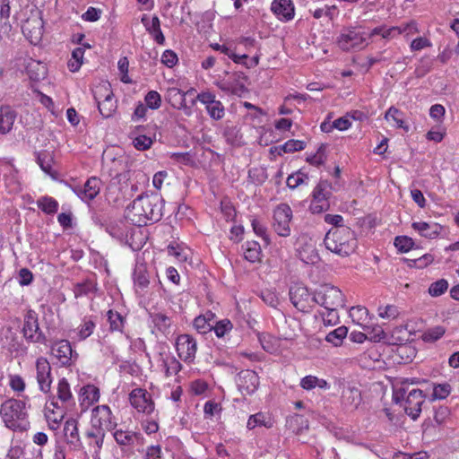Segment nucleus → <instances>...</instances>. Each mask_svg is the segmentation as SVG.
<instances>
[{
  "mask_svg": "<svg viewBox=\"0 0 459 459\" xmlns=\"http://www.w3.org/2000/svg\"><path fill=\"white\" fill-rule=\"evenodd\" d=\"M163 200L157 195H143L135 198L126 210V218L135 226L158 221L162 217Z\"/></svg>",
  "mask_w": 459,
  "mask_h": 459,
  "instance_id": "1",
  "label": "nucleus"
},
{
  "mask_svg": "<svg viewBox=\"0 0 459 459\" xmlns=\"http://www.w3.org/2000/svg\"><path fill=\"white\" fill-rule=\"evenodd\" d=\"M28 396L22 400L8 399L1 404L0 415L6 428L14 431H25L30 427L26 404Z\"/></svg>",
  "mask_w": 459,
  "mask_h": 459,
  "instance_id": "2",
  "label": "nucleus"
},
{
  "mask_svg": "<svg viewBox=\"0 0 459 459\" xmlns=\"http://www.w3.org/2000/svg\"><path fill=\"white\" fill-rule=\"evenodd\" d=\"M324 243L329 251L342 257L352 254L357 247L354 232L349 228H336L329 230Z\"/></svg>",
  "mask_w": 459,
  "mask_h": 459,
  "instance_id": "3",
  "label": "nucleus"
},
{
  "mask_svg": "<svg viewBox=\"0 0 459 459\" xmlns=\"http://www.w3.org/2000/svg\"><path fill=\"white\" fill-rule=\"evenodd\" d=\"M338 46L344 51L360 50L368 44V36L360 26L344 29L337 39Z\"/></svg>",
  "mask_w": 459,
  "mask_h": 459,
  "instance_id": "4",
  "label": "nucleus"
},
{
  "mask_svg": "<svg viewBox=\"0 0 459 459\" xmlns=\"http://www.w3.org/2000/svg\"><path fill=\"white\" fill-rule=\"evenodd\" d=\"M313 299L316 304L325 308L342 307L344 306V297L341 290L330 284L319 286L313 292Z\"/></svg>",
  "mask_w": 459,
  "mask_h": 459,
  "instance_id": "5",
  "label": "nucleus"
},
{
  "mask_svg": "<svg viewBox=\"0 0 459 459\" xmlns=\"http://www.w3.org/2000/svg\"><path fill=\"white\" fill-rule=\"evenodd\" d=\"M94 99L100 115L106 118L110 117L117 108L110 85L103 83L98 86L94 91Z\"/></svg>",
  "mask_w": 459,
  "mask_h": 459,
  "instance_id": "6",
  "label": "nucleus"
},
{
  "mask_svg": "<svg viewBox=\"0 0 459 459\" xmlns=\"http://www.w3.org/2000/svg\"><path fill=\"white\" fill-rule=\"evenodd\" d=\"M91 424L92 429L104 431L114 430L117 426L110 408L105 404L98 405L92 409Z\"/></svg>",
  "mask_w": 459,
  "mask_h": 459,
  "instance_id": "7",
  "label": "nucleus"
},
{
  "mask_svg": "<svg viewBox=\"0 0 459 459\" xmlns=\"http://www.w3.org/2000/svg\"><path fill=\"white\" fill-rule=\"evenodd\" d=\"M292 219V210L287 204H280L273 210V229L281 237L290 235V223Z\"/></svg>",
  "mask_w": 459,
  "mask_h": 459,
  "instance_id": "8",
  "label": "nucleus"
},
{
  "mask_svg": "<svg viewBox=\"0 0 459 459\" xmlns=\"http://www.w3.org/2000/svg\"><path fill=\"white\" fill-rule=\"evenodd\" d=\"M331 195L330 185L326 181L319 182L312 192L309 210L313 213H321L329 208Z\"/></svg>",
  "mask_w": 459,
  "mask_h": 459,
  "instance_id": "9",
  "label": "nucleus"
},
{
  "mask_svg": "<svg viewBox=\"0 0 459 459\" xmlns=\"http://www.w3.org/2000/svg\"><path fill=\"white\" fill-rule=\"evenodd\" d=\"M51 354L62 367L73 365L78 357V354L72 349L71 343L67 340L55 342L51 346Z\"/></svg>",
  "mask_w": 459,
  "mask_h": 459,
  "instance_id": "10",
  "label": "nucleus"
},
{
  "mask_svg": "<svg viewBox=\"0 0 459 459\" xmlns=\"http://www.w3.org/2000/svg\"><path fill=\"white\" fill-rule=\"evenodd\" d=\"M176 351L180 359L186 364L194 363L197 352V342L189 334H180L176 340Z\"/></svg>",
  "mask_w": 459,
  "mask_h": 459,
  "instance_id": "11",
  "label": "nucleus"
},
{
  "mask_svg": "<svg viewBox=\"0 0 459 459\" xmlns=\"http://www.w3.org/2000/svg\"><path fill=\"white\" fill-rule=\"evenodd\" d=\"M35 369L39 389L44 394L49 393L53 382V376L52 368L48 359L39 357L35 362Z\"/></svg>",
  "mask_w": 459,
  "mask_h": 459,
  "instance_id": "12",
  "label": "nucleus"
},
{
  "mask_svg": "<svg viewBox=\"0 0 459 459\" xmlns=\"http://www.w3.org/2000/svg\"><path fill=\"white\" fill-rule=\"evenodd\" d=\"M131 405L141 413L151 415L154 412L155 405L152 395L143 388H135L129 394Z\"/></svg>",
  "mask_w": 459,
  "mask_h": 459,
  "instance_id": "13",
  "label": "nucleus"
},
{
  "mask_svg": "<svg viewBox=\"0 0 459 459\" xmlns=\"http://www.w3.org/2000/svg\"><path fill=\"white\" fill-rule=\"evenodd\" d=\"M196 100L202 103L210 116L214 120H221L225 115L223 104L216 100V96L211 91H204L197 94Z\"/></svg>",
  "mask_w": 459,
  "mask_h": 459,
  "instance_id": "14",
  "label": "nucleus"
},
{
  "mask_svg": "<svg viewBox=\"0 0 459 459\" xmlns=\"http://www.w3.org/2000/svg\"><path fill=\"white\" fill-rule=\"evenodd\" d=\"M22 333L25 339L31 342H45L46 337L39 329L38 315L35 311L29 310L25 315Z\"/></svg>",
  "mask_w": 459,
  "mask_h": 459,
  "instance_id": "15",
  "label": "nucleus"
},
{
  "mask_svg": "<svg viewBox=\"0 0 459 459\" xmlns=\"http://www.w3.org/2000/svg\"><path fill=\"white\" fill-rule=\"evenodd\" d=\"M101 180L96 177L90 178L83 186H71V190L84 203L91 202L100 192Z\"/></svg>",
  "mask_w": 459,
  "mask_h": 459,
  "instance_id": "16",
  "label": "nucleus"
},
{
  "mask_svg": "<svg viewBox=\"0 0 459 459\" xmlns=\"http://www.w3.org/2000/svg\"><path fill=\"white\" fill-rule=\"evenodd\" d=\"M158 367L164 372L167 377L176 376L181 369L179 360L169 351L162 349L156 358Z\"/></svg>",
  "mask_w": 459,
  "mask_h": 459,
  "instance_id": "17",
  "label": "nucleus"
},
{
  "mask_svg": "<svg viewBox=\"0 0 459 459\" xmlns=\"http://www.w3.org/2000/svg\"><path fill=\"white\" fill-rule=\"evenodd\" d=\"M290 298L295 307L300 311H306L315 303L313 295L309 293L307 287L296 284L290 290Z\"/></svg>",
  "mask_w": 459,
  "mask_h": 459,
  "instance_id": "18",
  "label": "nucleus"
},
{
  "mask_svg": "<svg viewBox=\"0 0 459 459\" xmlns=\"http://www.w3.org/2000/svg\"><path fill=\"white\" fill-rule=\"evenodd\" d=\"M22 30L31 44L37 45L43 35L42 19L38 15H31L23 22Z\"/></svg>",
  "mask_w": 459,
  "mask_h": 459,
  "instance_id": "19",
  "label": "nucleus"
},
{
  "mask_svg": "<svg viewBox=\"0 0 459 459\" xmlns=\"http://www.w3.org/2000/svg\"><path fill=\"white\" fill-rule=\"evenodd\" d=\"M100 392L99 387L92 384L82 386L78 392V403L81 412L87 411L93 404L99 402Z\"/></svg>",
  "mask_w": 459,
  "mask_h": 459,
  "instance_id": "20",
  "label": "nucleus"
},
{
  "mask_svg": "<svg viewBox=\"0 0 459 459\" xmlns=\"http://www.w3.org/2000/svg\"><path fill=\"white\" fill-rule=\"evenodd\" d=\"M237 385L243 394H253L259 386V377L253 370H242L238 373Z\"/></svg>",
  "mask_w": 459,
  "mask_h": 459,
  "instance_id": "21",
  "label": "nucleus"
},
{
  "mask_svg": "<svg viewBox=\"0 0 459 459\" xmlns=\"http://www.w3.org/2000/svg\"><path fill=\"white\" fill-rule=\"evenodd\" d=\"M424 403L423 392L420 389H412L409 391L406 400L404 410L405 412L412 419L416 420L421 412V406Z\"/></svg>",
  "mask_w": 459,
  "mask_h": 459,
  "instance_id": "22",
  "label": "nucleus"
},
{
  "mask_svg": "<svg viewBox=\"0 0 459 459\" xmlns=\"http://www.w3.org/2000/svg\"><path fill=\"white\" fill-rule=\"evenodd\" d=\"M271 10L281 22L291 21L295 15V7L291 0H273Z\"/></svg>",
  "mask_w": 459,
  "mask_h": 459,
  "instance_id": "23",
  "label": "nucleus"
},
{
  "mask_svg": "<svg viewBox=\"0 0 459 459\" xmlns=\"http://www.w3.org/2000/svg\"><path fill=\"white\" fill-rule=\"evenodd\" d=\"M65 415L64 407L60 406L55 397H52L46 403L45 416L49 422L51 429H55L58 427Z\"/></svg>",
  "mask_w": 459,
  "mask_h": 459,
  "instance_id": "24",
  "label": "nucleus"
},
{
  "mask_svg": "<svg viewBox=\"0 0 459 459\" xmlns=\"http://www.w3.org/2000/svg\"><path fill=\"white\" fill-rule=\"evenodd\" d=\"M275 424L273 415L269 411H258L248 417L247 421V429L253 430L255 428L264 427L265 429H272Z\"/></svg>",
  "mask_w": 459,
  "mask_h": 459,
  "instance_id": "25",
  "label": "nucleus"
},
{
  "mask_svg": "<svg viewBox=\"0 0 459 459\" xmlns=\"http://www.w3.org/2000/svg\"><path fill=\"white\" fill-rule=\"evenodd\" d=\"M113 437L117 445L126 447L134 446L143 441V437L140 433L122 429H115Z\"/></svg>",
  "mask_w": 459,
  "mask_h": 459,
  "instance_id": "26",
  "label": "nucleus"
},
{
  "mask_svg": "<svg viewBox=\"0 0 459 459\" xmlns=\"http://www.w3.org/2000/svg\"><path fill=\"white\" fill-rule=\"evenodd\" d=\"M16 118L17 113L12 107H0V136L6 135L11 133Z\"/></svg>",
  "mask_w": 459,
  "mask_h": 459,
  "instance_id": "27",
  "label": "nucleus"
},
{
  "mask_svg": "<svg viewBox=\"0 0 459 459\" xmlns=\"http://www.w3.org/2000/svg\"><path fill=\"white\" fill-rule=\"evenodd\" d=\"M411 227L421 237L429 239L436 238L442 231V226L436 222L414 221Z\"/></svg>",
  "mask_w": 459,
  "mask_h": 459,
  "instance_id": "28",
  "label": "nucleus"
},
{
  "mask_svg": "<svg viewBox=\"0 0 459 459\" xmlns=\"http://www.w3.org/2000/svg\"><path fill=\"white\" fill-rule=\"evenodd\" d=\"M142 22L146 30L152 36L154 41L159 45H164L165 37L160 29V21L158 16H153L151 20L143 15Z\"/></svg>",
  "mask_w": 459,
  "mask_h": 459,
  "instance_id": "29",
  "label": "nucleus"
},
{
  "mask_svg": "<svg viewBox=\"0 0 459 459\" xmlns=\"http://www.w3.org/2000/svg\"><path fill=\"white\" fill-rule=\"evenodd\" d=\"M142 226H131L125 245L131 247L132 250L137 251L141 249L146 241V236L141 228Z\"/></svg>",
  "mask_w": 459,
  "mask_h": 459,
  "instance_id": "30",
  "label": "nucleus"
},
{
  "mask_svg": "<svg viewBox=\"0 0 459 459\" xmlns=\"http://www.w3.org/2000/svg\"><path fill=\"white\" fill-rule=\"evenodd\" d=\"M57 402L60 406L66 407L74 404V398L68 381L63 377L57 383L56 387Z\"/></svg>",
  "mask_w": 459,
  "mask_h": 459,
  "instance_id": "31",
  "label": "nucleus"
},
{
  "mask_svg": "<svg viewBox=\"0 0 459 459\" xmlns=\"http://www.w3.org/2000/svg\"><path fill=\"white\" fill-rule=\"evenodd\" d=\"M385 119L395 128H401L406 133L410 130V126L404 121V114L395 107H390L386 110Z\"/></svg>",
  "mask_w": 459,
  "mask_h": 459,
  "instance_id": "32",
  "label": "nucleus"
},
{
  "mask_svg": "<svg viewBox=\"0 0 459 459\" xmlns=\"http://www.w3.org/2000/svg\"><path fill=\"white\" fill-rule=\"evenodd\" d=\"M134 287L137 292H143L149 285L150 281L147 268L144 264H136L133 273Z\"/></svg>",
  "mask_w": 459,
  "mask_h": 459,
  "instance_id": "33",
  "label": "nucleus"
},
{
  "mask_svg": "<svg viewBox=\"0 0 459 459\" xmlns=\"http://www.w3.org/2000/svg\"><path fill=\"white\" fill-rule=\"evenodd\" d=\"M352 322L359 325L362 329L368 328L369 313L367 307L362 306L352 307L349 311Z\"/></svg>",
  "mask_w": 459,
  "mask_h": 459,
  "instance_id": "34",
  "label": "nucleus"
},
{
  "mask_svg": "<svg viewBox=\"0 0 459 459\" xmlns=\"http://www.w3.org/2000/svg\"><path fill=\"white\" fill-rule=\"evenodd\" d=\"M64 434L68 444L77 446L81 443L78 421L75 419H68L64 426Z\"/></svg>",
  "mask_w": 459,
  "mask_h": 459,
  "instance_id": "35",
  "label": "nucleus"
},
{
  "mask_svg": "<svg viewBox=\"0 0 459 459\" xmlns=\"http://www.w3.org/2000/svg\"><path fill=\"white\" fill-rule=\"evenodd\" d=\"M130 227L131 225H129L127 222L117 221L110 223L107 227V231L112 238L124 244L127 238V234L129 233Z\"/></svg>",
  "mask_w": 459,
  "mask_h": 459,
  "instance_id": "36",
  "label": "nucleus"
},
{
  "mask_svg": "<svg viewBox=\"0 0 459 459\" xmlns=\"http://www.w3.org/2000/svg\"><path fill=\"white\" fill-rule=\"evenodd\" d=\"M286 427L292 433L299 435L308 429V421L302 415L293 414L287 418Z\"/></svg>",
  "mask_w": 459,
  "mask_h": 459,
  "instance_id": "37",
  "label": "nucleus"
},
{
  "mask_svg": "<svg viewBox=\"0 0 459 459\" xmlns=\"http://www.w3.org/2000/svg\"><path fill=\"white\" fill-rule=\"evenodd\" d=\"M300 386L307 391L313 390L315 388H319L322 390H328L330 388V384L323 378H319L313 375H308L301 378Z\"/></svg>",
  "mask_w": 459,
  "mask_h": 459,
  "instance_id": "38",
  "label": "nucleus"
},
{
  "mask_svg": "<svg viewBox=\"0 0 459 459\" xmlns=\"http://www.w3.org/2000/svg\"><path fill=\"white\" fill-rule=\"evenodd\" d=\"M91 46L89 44H83L81 47L74 48L72 52L71 58L67 63V66L69 70L73 73L79 71L82 63L85 48H90Z\"/></svg>",
  "mask_w": 459,
  "mask_h": 459,
  "instance_id": "39",
  "label": "nucleus"
},
{
  "mask_svg": "<svg viewBox=\"0 0 459 459\" xmlns=\"http://www.w3.org/2000/svg\"><path fill=\"white\" fill-rule=\"evenodd\" d=\"M192 91L193 89L184 92L178 88L170 87L167 91L166 98L173 108H181L182 107H185L186 95Z\"/></svg>",
  "mask_w": 459,
  "mask_h": 459,
  "instance_id": "40",
  "label": "nucleus"
},
{
  "mask_svg": "<svg viewBox=\"0 0 459 459\" xmlns=\"http://www.w3.org/2000/svg\"><path fill=\"white\" fill-rule=\"evenodd\" d=\"M151 324L156 331L165 334L171 325V318L162 313H152L150 315Z\"/></svg>",
  "mask_w": 459,
  "mask_h": 459,
  "instance_id": "41",
  "label": "nucleus"
},
{
  "mask_svg": "<svg viewBox=\"0 0 459 459\" xmlns=\"http://www.w3.org/2000/svg\"><path fill=\"white\" fill-rule=\"evenodd\" d=\"M342 399L344 406L355 409L360 403L361 394L359 389L348 387L343 390Z\"/></svg>",
  "mask_w": 459,
  "mask_h": 459,
  "instance_id": "42",
  "label": "nucleus"
},
{
  "mask_svg": "<svg viewBox=\"0 0 459 459\" xmlns=\"http://www.w3.org/2000/svg\"><path fill=\"white\" fill-rule=\"evenodd\" d=\"M37 163L40 169L48 175L54 177L55 172L52 169L54 158L51 152L42 151L37 153Z\"/></svg>",
  "mask_w": 459,
  "mask_h": 459,
  "instance_id": "43",
  "label": "nucleus"
},
{
  "mask_svg": "<svg viewBox=\"0 0 459 459\" xmlns=\"http://www.w3.org/2000/svg\"><path fill=\"white\" fill-rule=\"evenodd\" d=\"M244 257L251 263H255L260 260L261 256V247L256 241H247L243 246Z\"/></svg>",
  "mask_w": 459,
  "mask_h": 459,
  "instance_id": "44",
  "label": "nucleus"
},
{
  "mask_svg": "<svg viewBox=\"0 0 459 459\" xmlns=\"http://www.w3.org/2000/svg\"><path fill=\"white\" fill-rule=\"evenodd\" d=\"M210 47L216 51H220L224 55L228 56L235 64H245L244 60L247 58V55H238L233 49L227 45H221L219 43H212Z\"/></svg>",
  "mask_w": 459,
  "mask_h": 459,
  "instance_id": "45",
  "label": "nucleus"
},
{
  "mask_svg": "<svg viewBox=\"0 0 459 459\" xmlns=\"http://www.w3.org/2000/svg\"><path fill=\"white\" fill-rule=\"evenodd\" d=\"M94 329V322L91 319H84L75 330V336L74 339L78 342L83 341L93 333Z\"/></svg>",
  "mask_w": 459,
  "mask_h": 459,
  "instance_id": "46",
  "label": "nucleus"
},
{
  "mask_svg": "<svg viewBox=\"0 0 459 459\" xmlns=\"http://www.w3.org/2000/svg\"><path fill=\"white\" fill-rule=\"evenodd\" d=\"M299 257L306 264H314L318 262L319 255L312 245H306L299 250Z\"/></svg>",
  "mask_w": 459,
  "mask_h": 459,
  "instance_id": "47",
  "label": "nucleus"
},
{
  "mask_svg": "<svg viewBox=\"0 0 459 459\" xmlns=\"http://www.w3.org/2000/svg\"><path fill=\"white\" fill-rule=\"evenodd\" d=\"M96 283L91 280L79 282L74 287V293L76 299L83 296H90L96 291Z\"/></svg>",
  "mask_w": 459,
  "mask_h": 459,
  "instance_id": "48",
  "label": "nucleus"
},
{
  "mask_svg": "<svg viewBox=\"0 0 459 459\" xmlns=\"http://www.w3.org/2000/svg\"><path fill=\"white\" fill-rule=\"evenodd\" d=\"M434 64V58L429 56H422L417 63L414 74L416 77L421 78L429 73Z\"/></svg>",
  "mask_w": 459,
  "mask_h": 459,
  "instance_id": "49",
  "label": "nucleus"
},
{
  "mask_svg": "<svg viewBox=\"0 0 459 459\" xmlns=\"http://www.w3.org/2000/svg\"><path fill=\"white\" fill-rule=\"evenodd\" d=\"M38 207L47 214H54L57 212L58 203L50 196H43L37 201Z\"/></svg>",
  "mask_w": 459,
  "mask_h": 459,
  "instance_id": "50",
  "label": "nucleus"
},
{
  "mask_svg": "<svg viewBox=\"0 0 459 459\" xmlns=\"http://www.w3.org/2000/svg\"><path fill=\"white\" fill-rule=\"evenodd\" d=\"M377 315L382 319L394 320L400 315V309L395 305L379 306L377 307Z\"/></svg>",
  "mask_w": 459,
  "mask_h": 459,
  "instance_id": "51",
  "label": "nucleus"
},
{
  "mask_svg": "<svg viewBox=\"0 0 459 459\" xmlns=\"http://www.w3.org/2000/svg\"><path fill=\"white\" fill-rule=\"evenodd\" d=\"M348 329L345 326H340L331 331L325 337V340L333 344L334 346H340L343 339L347 336Z\"/></svg>",
  "mask_w": 459,
  "mask_h": 459,
  "instance_id": "52",
  "label": "nucleus"
},
{
  "mask_svg": "<svg viewBox=\"0 0 459 459\" xmlns=\"http://www.w3.org/2000/svg\"><path fill=\"white\" fill-rule=\"evenodd\" d=\"M445 333L446 329L444 326L436 325L427 329L422 333L421 338L425 342H434L439 340L445 334Z\"/></svg>",
  "mask_w": 459,
  "mask_h": 459,
  "instance_id": "53",
  "label": "nucleus"
},
{
  "mask_svg": "<svg viewBox=\"0 0 459 459\" xmlns=\"http://www.w3.org/2000/svg\"><path fill=\"white\" fill-rule=\"evenodd\" d=\"M308 179V176L306 173L299 170L290 175L286 183L289 188L295 189L301 185H307Z\"/></svg>",
  "mask_w": 459,
  "mask_h": 459,
  "instance_id": "54",
  "label": "nucleus"
},
{
  "mask_svg": "<svg viewBox=\"0 0 459 459\" xmlns=\"http://www.w3.org/2000/svg\"><path fill=\"white\" fill-rule=\"evenodd\" d=\"M107 316L110 329L112 331L122 332L124 328V317L118 312L112 309L108 311Z\"/></svg>",
  "mask_w": 459,
  "mask_h": 459,
  "instance_id": "55",
  "label": "nucleus"
},
{
  "mask_svg": "<svg viewBox=\"0 0 459 459\" xmlns=\"http://www.w3.org/2000/svg\"><path fill=\"white\" fill-rule=\"evenodd\" d=\"M326 160L325 145L321 144L316 153L307 155V161L314 166H320Z\"/></svg>",
  "mask_w": 459,
  "mask_h": 459,
  "instance_id": "56",
  "label": "nucleus"
},
{
  "mask_svg": "<svg viewBox=\"0 0 459 459\" xmlns=\"http://www.w3.org/2000/svg\"><path fill=\"white\" fill-rule=\"evenodd\" d=\"M394 247L401 253H407L412 249L414 242L411 238L407 236H397L394 238Z\"/></svg>",
  "mask_w": 459,
  "mask_h": 459,
  "instance_id": "57",
  "label": "nucleus"
},
{
  "mask_svg": "<svg viewBox=\"0 0 459 459\" xmlns=\"http://www.w3.org/2000/svg\"><path fill=\"white\" fill-rule=\"evenodd\" d=\"M338 308L339 307H328L325 308V311L321 312V316L325 325H334L338 323Z\"/></svg>",
  "mask_w": 459,
  "mask_h": 459,
  "instance_id": "58",
  "label": "nucleus"
},
{
  "mask_svg": "<svg viewBox=\"0 0 459 459\" xmlns=\"http://www.w3.org/2000/svg\"><path fill=\"white\" fill-rule=\"evenodd\" d=\"M418 32V23L415 21H411L397 26V35L403 34L404 37L409 38Z\"/></svg>",
  "mask_w": 459,
  "mask_h": 459,
  "instance_id": "59",
  "label": "nucleus"
},
{
  "mask_svg": "<svg viewBox=\"0 0 459 459\" xmlns=\"http://www.w3.org/2000/svg\"><path fill=\"white\" fill-rule=\"evenodd\" d=\"M448 288V282L445 279H440L430 284L429 293L432 297H438L444 294Z\"/></svg>",
  "mask_w": 459,
  "mask_h": 459,
  "instance_id": "60",
  "label": "nucleus"
},
{
  "mask_svg": "<svg viewBox=\"0 0 459 459\" xmlns=\"http://www.w3.org/2000/svg\"><path fill=\"white\" fill-rule=\"evenodd\" d=\"M251 225L255 234L260 237L265 242V244L268 245L270 243V238L267 234V228L265 225L257 219H253L251 221Z\"/></svg>",
  "mask_w": 459,
  "mask_h": 459,
  "instance_id": "61",
  "label": "nucleus"
},
{
  "mask_svg": "<svg viewBox=\"0 0 459 459\" xmlns=\"http://www.w3.org/2000/svg\"><path fill=\"white\" fill-rule=\"evenodd\" d=\"M152 138L144 134H139L133 139V145L138 151H146L152 147Z\"/></svg>",
  "mask_w": 459,
  "mask_h": 459,
  "instance_id": "62",
  "label": "nucleus"
},
{
  "mask_svg": "<svg viewBox=\"0 0 459 459\" xmlns=\"http://www.w3.org/2000/svg\"><path fill=\"white\" fill-rule=\"evenodd\" d=\"M9 386L13 392L17 393L18 395H21V393L25 390L26 384L20 375L14 374L9 376Z\"/></svg>",
  "mask_w": 459,
  "mask_h": 459,
  "instance_id": "63",
  "label": "nucleus"
},
{
  "mask_svg": "<svg viewBox=\"0 0 459 459\" xmlns=\"http://www.w3.org/2000/svg\"><path fill=\"white\" fill-rule=\"evenodd\" d=\"M146 106L151 109H158L161 106V97L156 91H150L144 97Z\"/></svg>",
  "mask_w": 459,
  "mask_h": 459,
  "instance_id": "64",
  "label": "nucleus"
}]
</instances>
